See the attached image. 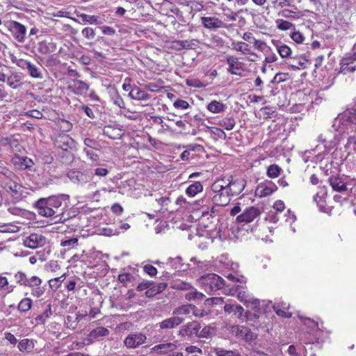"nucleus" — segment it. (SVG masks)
<instances>
[{"label":"nucleus","instance_id":"obj_28","mask_svg":"<svg viewBox=\"0 0 356 356\" xmlns=\"http://www.w3.org/2000/svg\"><path fill=\"white\" fill-rule=\"evenodd\" d=\"M308 63V60L305 57L299 56L291 58L289 65L293 70L305 69Z\"/></svg>","mask_w":356,"mask_h":356},{"label":"nucleus","instance_id":"obj_49","mask_svg":"<svg viewBox=\"0 0 356 356\" xmlns=\"http://www.w3.org/2000/svg\"><path fill=\"white\" fill-rule=\"evenodd\" d=\"M276 23L278 29L282 31L289 30L293 26V24L291 22L284 19H278L276 21Z\"/></svg>","mask_w":356,"mask_h":356},{"label":"nucleus","instance_id":"obj_39","mask_svg":"<svg viewBox=\"0 0 356 356\" xmlns=\"http://www.w3.org/2000/svg\"><path fill=\"white\" fill-rule=\"evenodd\" d=\"M17 347L21 352H31L33 348V343L28 339H24L19 341Z\"/></svg>","mask_w":356,"mask_h":356},{"label":"nucleus","instance_id":"obj_19","mask_svg":"<svg viewBox=\"0 0 356 356\" xmlns=\"http://www.w3.org/2000/svg\"><path fill=\"white\" fill-rule=\"evenodd\" d=\"M184 321V318L181 316H171L168 318L158 324V326L161 330L173 329L181 325Z\"/></svg>","mask_w":356,"mask_h":356},{"label":"nucleus","instance_id":"obj_37","mask_svg":"<svg viewBox=\"0 0 356 356\" xmlns=\"http://www.w3.org/2000/svg\"><path fill=\"white\" fill-rule=\"evenodd\" d=\"M111 97L113 103L120 108H125V103L116 90H113L111 92Z\"/></svg>","mask_w":356,"mask_h":356},{"label":"nucleus","instance_id":"obj_41","mask_svg":"<svg viewBox=\"0 0 356 356\" xmlns=\"http://www.w3.org/2000/svg\"><path fill=\"white\" fill-rule=\"evenodd\" d=\"M32 307V300L29 298H23L18 305V309L20 312H25L29 311Z\"/></svg>","mask_w":356,"mask_h":356},{"label":"nucleus","instance_id":"obj_2","mask_svg":"<svg viewBox=\"0 0 356 356\" xmlns=\"http://www.w3.org/2000/svg\"><path fill=\"white\" fill-rule=\"evenodd\" d=\"M333 126L339 133L354 132L356 130V109L349 108L339 114Z\"/></svg>","mask_w":356,"mask_h":356},{"label":"nucleus","instance_id":"obj_33","mask_svg":"<svg viewBox=\"0 0 356 356\" xmlns=\"http://www.w3.org/2000/svg\"><path fill=\"white\" fill-rule=\"evenodd\" d=\"M3 141L5 145H9V147L16 153L21 152L22 150H24L18 140L13 137L6 138L3 139Z\"/></svg>","mask_w":356,"mask_h":356},{"label":"nucleus","instance_id":"obj_32","mask_svg":"<svg viewBox=\"0 0 356 356\" xmlns=\"http://www.w3.org/2000/svg\"><path fill=\"white\" fill-rule=\"evenodd\" d=\"M203 190V186L200 181H195L191 184L186 190V193L189 197H194L197 193L202 192Z\"/></svg>","mask_w":356,"mask_h":356},{"label":"nucleus","instance_id":"obj_54","mask_svg":"<svg viewBox=\"0 0 356 356\" xmlns=\"http://www.w3.org/2000/svg\"><path fill=\"white\" fill-rule=\"evenodd\" d=\"M291 39L297 44L303 42L305 37L300 31H293L290 35Z\"/></svg>","mask_w":356,"mask_h":356},{"label":"nucleus","instance_id":"obj_45","mask_svg":"<svg viewBox=\"0 0 356 356\" xmlns=\"http://www.w3.org/2000/svg\"><path fill=\"white\" fill-rule=\"evenodd\" d=\"M29 75L33 78L42 79V75L40 69L31 63L29 64L27 68Z\"/></svg>","mask_w":356,"mask_h":356},{"label":"nucleus","instance_id":"obj_59","mask_svg":"<svg viewBox=\"0 0 356 356\" xmlns=\"http://www.w3.org/2000/svg\"><path fill=\"white\" fill-rule=\"evenodd\" d=\"M144 271L150 276H154L157 273V269L150 264H147L143 267Z\"/></svg>","mask_w":356,"mask_h":356},{"label":"nucleus","instance_id":"obj_34","mask_svg":"<svg viewBox=\"0 0 356 356\" xmlns=\"http://www.w3.org/2000/svg\"><path fill=\"white\" fill-rule=\"evenodd\" d=\"M225 106L218 101L213 100L207 106V109L213 113H219L225 111Z\"/></svg>","mask_w":356,"mask_h":356},{"label":"nucleus","instance_id":"obj_13","mask_svg":"<svg viewBox=\"0 0 356 356\" xmlns=\"http://www.w3.org/2000/svg\"><path fill=\"white\" fill-rule=\"evenodd\" d=\"M277 190V186L272 181L259 184L255 191V194L259 197H267Z\"/></svg>","mask_w":356,"mask_h":356},{"label":"nucleus","instance_id":"obj_15","mask_svg":"<svg viewBox=\"0 0 356 356\" xmlns=\"http://www.w3.org/2000/svg\"><path fill=\"white\" fill-rule=\"evenodd\" d=\"M10 30L13 32L15 38L19 42H23L25 40L26 28L22 24L16 21L10 22Z\"/></svg>","mask_w":356,"mask_h":356},{"label":"nucleus","instance_id":"obj_43","mask_svg":"<svg viewBox=\"0 0 356 356\" xmlns=\"http://www.w3.org/2000/svg\"><path fill=\"white\" fill-rule=\"evenodd\" d=\"M65 275H66V274L63 273L60 277L52 278V279L49 280V284L50 287L52 289H54L56 290L58 289L60 286L62 282L65 280V277H66Z\"/></svg>","mask_w":356,"mask_h":356},{"label":"nucleus","instance_id":"obj_31","mask_svg":"<svg viewBox=\"0 0 356 356\" xmlns=\"http://www.w3.org/2000/svg\"><path fill=\"white\" fill-rule=\"evenodd\" d=\"M177 348V346L172 343H161L153 347L152 350L158 351L161 353H168L170 351H172Z\"/></svg>","mask_w":356,"mask_h":356},{"label":"nucleus","instance_id":"obj_6","mask_svg":"<svg viewBox=\"0 0 356 356\" xmlns=\"http://www.w3.org/2000/svg\"><path fill=\"white\" fill-rule=\"evenodd\" d=\"M230 294L236 296L239 301L243 302L247 307L252 305L253 307H257L259 305V300L254 298L250 294L244 290L242 286L235 285L230 289Z\"/></svg>","mask_w":356,"mask_h":356},{"label":"nucleus","instance_id":"obj_29","mask_svg":"<svg viewBox=\"0 0 356 356\" xmlns=\"http://www.w3.org/2000/svg\"><path fill=\"white\" fill-rule=\"evenodd\" d=\"M224 311L227 314L233 313L237 318H241L244 312L243 308L239 305L226 303L224 306Z\"/></svg>","mask_w":356,"mask_h":356},{"label":"nucleus","instance_id":"obj_44","mask_svg":"<svg viewBox=\"0 0 356 356\" xmlns=\"http://www.w3.org/2000/svg\"><path fill=\"white\" fill-rule=\"evenodd\" d=\"M81 17L85 23H89L90 24H100L102 23L99 17L95 15L82 14Z\"/></svg>","mask_w":356,"mask_h":356},{"label":"nucleus","instance_id":"obj_53","mask_svg":"<svg viewBox=\"0 0 356 356\" xmlns=\"http://www.w3.org/2000/svg\"><path fill=\"white\" fill-rule=\"evenodd\" d=\"M15 279L18 284L24 286H26L28 280V277H26V274L22 272H17L15 275Z\"/></svg>","mask_w":356,"mask_h":356},{"label":"nucleus","instance_id":"obj_57","mask_svg":"<svg viewBox=\"0 0 356 356\" xmlns=\"http://www.w3.org/2000/svg\"><path fill=\"white\" fill-rule=\"evenodd\" d=\"M83 151L92 161L95 162L99 160V156L92 149L84 148Z\"/></svg>","mask_w":356,"mask_h":356},{"label":"nucleus","instance_id":"obj_52","mask_svg":"<svg viewBox=\"0 0 356 356\" xmlns=\"http://www.w3.org/2000/svg\"><path fill=\"white\" fill-rule=\"evenodd\" d=\"M235 49L236 50L241 51L244 54H250L254 55L253 53H250L248 44L245 42H238L235 45Z\"/></svg>","mask_w":356,"mask_h":356},{"label":"nucleus","instance_id":"obj_40","mask_svg":"<svg viewBox=\"0 0 356 356\" xmlns=\"http://www.w3.org/2000/svg\"><path fill=\"white\" fill-rule=\"evenodd\" d=\"M276 49L278 54L282 58H287L292 53L291 48L286 44H277L276 45Z\"/></svg>","mask_w":356,"mask_h":356},{"label":"nucleus","instance_id":"obj_25","mask_svg":"<svg viewBox=\"0 0 356 356\" xmlns=\"http://www.w3.org/2000/svg\"><path fill=\"white\" fill-rule=\"evenodd\" d=\"M56 49V44L52 40H43L38 43V51L42 54L54 52Z\"/></svg>","mask_w":356,"mask_h":356},{"label":"nucleus","instance_id":"obj_5","mask_svg":"<svg viewBox=\"0 0 356 356\" xmlns=\"http://www.w3.org/2000/svg\"><path fill=\"white\" fill-rule=\"evenodd\" d=\"M1 172L6 175L8 179L3 182V188L15 200H19L22 197L24 187L15 179L16 176L10 170L2 168Z\"/></svg>","mask_w":356,"mask_h":356},{"label":"nucleus","instance_id":"obj_12","mask_svg":"<svg viewBox=\"0 0 356 356\" xmlns=\"http://www.w3.org/2000/svg\"><path fill=\"white\" fill-rule=\"evenodd\" d=\"M200 330V325L197 322L193 321L188 323L186 325L181 327L179 331V335L182 337H193L194 336L198 337V332Z\"/></svg>","mask_w":356,"mask_h":356},{"label":"nucleus","instance_id":"obj_35","mask_svg":"<svg viewBox=\"0 0 356 356\" xmlns=\"http://www.w3.org/2000/svg\"><path fill=\"white\" fill-rule=\"evenodd\" d=\"M192 308V305H184L180 307H178L173 309L172 314L175 316H179L182 315L188 316L191 314V309Z\"/></svg>","mask_w":356,"mask_h":356},{"label":"nucleus","instance_id":"obj_61","mask_svg":"<svg viewBox=\"0 0 356 356\" xmlns=\"http://www.w3.org/2000/svg\"><path fill=\"white\" fill-rule=\"evenodd\" d=\"M152 286H154V282L149 281H144L138 285L137 290L139 291H142L144 290H147L149 287Z\"/></svg>","mask_w":356,"mask_h":356},{"label":"nucleus","instance_id":"obj_20","mask_svg":"<svg viewBox=\"0 0 356 356\" xmlns=\"http://www.w3.org/2000/svg\"><path fill=\"white\" fill-rule=\"evenodd\" d=\"M68 88L76 95H83L87 93L89 86L81 80H72L68 85Z\"/></svg>","mask_w":356,"mask_h":356},{"label":"nucleus","instance_id":"obj_36","mask_svg":"<svg viewBox=\"0 0 356 356\" xmlns=\"http://www.w3.org/2000/svg\"><path fill=\"white\" fill-rule=\"evenodd\" d=\"M213 353L216 356H241L239 352L236 350H229L222 348H215Z\"/></svg>","mask_w":356,"mask_h":356},{"label":"nucleus","instance_id":"obj_46","mask_svg":"<svg viewBox=\"0 0 356 356\" xmlns=\"http://www.w3.org/2000/svg\"><path fill=\"white\" fill-rule=\"evenodd\" d=\"M78 238H72L63 240L60 243V245L64 248H67V250H69L72 248H74L78 245Z\"/></svg>","mask_w":356,"mask_h":356},{"label":"nucleus","instance_id":"obj_30","mask_svg":"<svg viewBox=\"0 0 356 356\" xmlns=\"http://www.w3.org/2000/svg\"><path fill=\"white\" fill-rule=\"evenodd\" d=\"M330 184L333 190L336 191L342 192L347 190L346 184L339 177H330Z\"/></svg>","mask_w":356,"mask_h":356},{"label":"nucleus","instance_id":"obj_9","mask_svg":"<svg viewBox=\"0 0 356 356\" xmlns=\"http://www.w3.org/2000/svg\"><path fill=\"white\" fill-rule=\"evenodd\" d=\"M227 192L226 188H224L222 190H219V192H213L211 190L209 195L215 205L224 207L227 205L230 201V195Z\"/></svg>","mask_w":356,"mask_h":356},{"label":"nucleus","instance_id":"obj_60","mask_svg":"<svg viewBox=\"0 0 356 356\" xmlns=\"http://www.w3.org/2000/svg\"><path fill=\"white\" fill-rule=\"evenodd\" d=\"M174 287L177 289L188 291L192 288L189 283L179 282L175 284Z\"/></svg>","mask_w":356,"mask_h":356},{"label":"nucleus","instance_id":"obj_1","mask_svg":"<svg viewBox=\"0 0 356 356\" xmlns=\"http://www.w3.org/2000/svg\"><path fill=\"white\" fill-rule=\"evenodd\" d=\"M62 200L60 197L52 196L48 198H41L35 203V207L40 215L52 218L56 222L65 220L61 209Z\"/></svg>","mask_w":356,"mask_h":356},{"label":"nucleus","instance_id":"obj_8","mask_svg":"<svg viewBox=\"0 0 356 356\" xmlns=\"http://www.w3.org/2000/svg\"><path fill=\"white\" fill-rule=\"evenodd\" d=\"M42 280L38 276L28 278L26 286L31 289V295L35 298L41 297L45 292V286H41Z\"/></svg>","mask_w":356,"mask_h":356},{"label":"nucleus","instance_id":"obj_7","mask_svg":"<svg viewBox=\"0 0 356 356\" xmlns=\"http://www.w3.org/2000/svg\"><path fill=\"white\" fill-rule=\"evenodd\" d=\"M147 340L145 334L141 332L129 334L124 340V346L129 349H134L145 343Z\"/></svg>","mask_w":356,"mask_h":356},{"label":"nucleus","instance_id":"obj_3","mask_svg":"<svg viewBox=\"0 0 356 356\" xmlns=\"http://www.w3.org/2000/svg\"><path fill=\"white\" fill-rule=\"evenodd\" d=\"M245 186V181L242 179H221L216 181L211 187V190L213 192H219V190H222L224 188H226L227 193L230 196L236 195L240 194Z\"/></svg>","mask_w":356,"mask_h":356},{"label":"nucleus","instance_id":"obj_58","mask_svg":"<svg viewBox=\"0 0 356 356\" xmlns=\"http://www.w3.org/2000/svg\"><path fill=\"white\" fill-rule=\"evenodd\" d=\"M173 106L176 108L187 109L189 107V104L185 100L178 99L174 102Z\"/></svg>","mask_w":356,"mask_h":356},{"label":"nucleus","instance_id":"obj_18","mask_svg":"<svg viewBox=\"0 0 356 356\" xmlns=\"http://www.w3.org/2000/svg\"><path fill=\"white\" fill-rule=\"evenodd\" d=\"M202 25L207 29L216 30L225 27L224 22L216 17H202L201 18Z\"/></svg>","mask_w":356,"mask_h":356},{"label":"nucleus","instance_id":"obj_14","mask_svg":"<svg viewBox=\"0 0 356 356\" xmlns=\"http://www.w3.org/2000/svg\"><path fill=\"white\" fill-rule=\"evenodd\" d=\"M228 65L227 71L234 75L241 76L244 71V64L233 56H229L226 59Z\"/></svg>","mask_w":356,"mask_h":356},{"label":"nucleus","instance_id":"obj_21","mask_svg":"<svg viewBox=\"0 0 356 356\" xmlns=\"http://www.w3.org/2000/svg\"><path fill=\"white\" fill-rule=\"evenodd\" d=\"M236 336L245 340L246 341H251L256 339L257 334L253 333L250 329L245 326H236L234 329Z\"/></svg>","mask_w":356,"mask_h":356},{"label":"nucleus","instance_id":"obj_17","mask_svg":"<svg viewBox=\"0 0 356 356\" xmlns=\"http://www.w3.org/2000/svg\"><path fill=\"white\" fill-rule=\"evenodd\" d=\"M67 177L73 183L77 184H86L91 179V177L89 175L78 170H70L67 172Z\"/></svg>","mask_w":356,"mask_h":356},{"label":"nucleus","instance_id":"obj_10","mask_svg":"<svg viewBox=\"0 0 356 356\" xmlns=\"http://www.w3.org/2000/svg\"><path fill=\"white\" fill-rule=\"evenodd\" d=\"M46 243V238L42 234H31L29 236L26 237L23 241L24 246L35 249L40 247H42Z\"/></svg>","mask_w":356,"mask_h":356},{"label":"nucleus","instance_id":"obj_42","mask_svg":"<svg viewBox=\"0 0 356 356\" xmlns=\"http://www.w3.org/2000/svg\"><path fill=\"white\" fill-rule=\"evenodd\" d=\"M281 168L275 164L270 165L267 168V175L270 178H276L280 175Z\"/></svg>","mask_w":356,"mask_h":356},{"label":"nucleus","instance_id":"obj_64","mask_svg":"<svg viewBox=\"0 0 356 356\" xmlns=\"http://www.w3.org/2000/svg\"><path fill=\"white\" fill-rule=\"evenodd\" d=\"M346 146L348 147L353 146V149L356 152V136H350L348 138Z\"/></svg>","mask_w":356,"mask_h":356},{"label":"nucleus","instance_id":"obj_26","mask_svg":"<svg viewBox=\"0 0 356 356\" xmlns=\"http://www.w3.org/2000/svg\"><path fill=\"white\" fill-rule=\"evenodd\" d=\"M22 76L19 73L14 72L6 78L7 84L13 89H17L22 86Z\"/></svg>","mask_w":356,"mask_h":356},{"label":"nucleus","instance_id":"obj_48","mask_svg":"<svg viewBox=\"0 0 356 356\" xmlns=\"http://www.w3.org/2000/svg\"><path fill=\"white\" fill-rule=\"evenodd\" d=\"M215 329L211 326H206L202 330L198 332V337L202 338H208L210 336L214 334Z\"/></svg>","mask_w":356,"mask_h":356},{"label":"nucleus","instance_id":"obj_47","mask_svg":"<svg viewBox=\"0 0 356 356\" xmlns=\"http://www.w3.org/2000/svg\"><path fill=\"white\" fill-rule=\"evenodd\" d=\"M168 264H169L174 269L178 270H180L183 266L182 259L180 257L169 258Z\"/></svg>","mask_w":356,"mask_h":356},{"label":"nucleus","instance_id":"obj_62","mask_svg":"<svg viewBox=\"0 0 356 356\" xmlns=\"http://www.w3.org/2000/svg\"><path fill=\"white\" fill-rule=\"evenodd\" d=\"M25 115L36 119H41L43 116L42 113L38 110L29 111L25 113Z\"/></svg>","mask_w":356,"mask_h":356},{"label":"nucleus","instance_id":"obj_23","mask_svg":"<svg viewBox=\"0 0 356 356\" xmlns=\"http://www.w3.org/2000/svg\"><path fill=\"white\" fill-rule=\"evenodd\" d=\"M109 334V330L103 327H98L88 334L86 340L89 343H92L94 341L99 340L100 338L106 337Z\"/></svg>","mask_w":356,"mask_h":356},{"label":"nucleus","instance_id":"obj_51","mask_svg":"<svg viewBox=\"0 0 356 356\" xmlns=\"http://www.w3.org/2000/svg\"><path fill=\"white\" fill-rule=\"evenodd\" d=\"M191 314H192L194 316L197 318H203L209 315V312L204 310L198 309L195 305H192V308L191 309Z\"/></svg>","mask_w":356,"mask_h":356},{"label":"nucleus","instance_id":"obj_38","mask_svg":"<svg viewBox=\"0 0 356 356\" xmlns=\"http://www.w3.org/2000/svg\"><path fill=\"white\" fill-rule=\"evenodd\" d=\"M236 124V122L232 118H225L220 120L218 125L225 129L229 131L232 130Z\"/></svg>","mask_w":356,"mask_h":356},{"label":"nucleus","instance_id":"obj_16","mask_svg":"<svg viewBox=\"0 0 356 356\" xmlns=\"http://www.w3.org/2000/svg\"><path fill=\"white\" fill-rule=\"evenodd\" d=\"M11 163L18 170H26L33 165L32 159L27 156H22L15 154L11 159Z\"/></svg>","mask_w":356,"mask_h":356},{"label":"nucleus","instance_id":"obj_50","mask_svg":"<svg viewBox=\"0 0 356 356\" xmlns=\"http://www.w3.org/2000/svg\"><path fill=\"white\" fill-rule=\"evenodd\" d=\"M8 211L14 216H25L27 211L21 208L11 206L8 208Z\"/></svg>","mask_w":356,"mask_h":356},{"label":"nucleus","instance_id":"obj_11","mask_svg":"<svg viewBox=\"0 0 356 356\" xmlns=\"http://www.w3.org/2000/svg\"><path fill=\"white\" fill-rule=\"evenodd\" d=\"M261 214L259 209L254 207L246 208L243 212L236 217V220L239 222H251Z\"/></svg>","mask_w":356,"mask_h":356},{"label":"nucleus","instance_id":"obj_24","mask_svg":"<svg viewBox=\"0 0 356 356\" xmlns=\"http://www.w3.org/2000/svg\"><path fill=\"white\" fill-rule=\"evenodd\" d=\"M273 309L280 316L290 318L292 316L291 312H289V305L286 302H280L276 303L273 306Z\"/></svg>","mask_w":356,"mask_h":356},{"label":"nucleus","instance_id":"obj_55","mask_svg":"<svg viewBox=\"0 0 356 356\" xmlns=\"http://www.w3.org/2000/svg\"><path fill=\"white\" fill-rule=\"evenodd\" d=\"M163 290H164L163 285H161L160 286H159V289H155L153 287H149L147 289V290L145 291V296L149 298L152 297V296H155L156 294L162 292Z\"/></svg>","mask_w":356,"mask_h":356},{"label":"nucleus","instance_id":"obj_56","mask_svg":"<svg viewBox=\"0 0 356 356\" xmlns=\"http://www.w3.org/2000/svg\"><path fill=\"white\" fill-rule=\"evenodd\" d=\"M82 35L87 39H92L95 36L94 29L90 27H86L81 31Z\"/></svg>","mask_w":356,"mask_h":356},{"label":"nucleus","instance_id":"obj_27","mask_svg":"<svg viewBox=\"0 0 356 356\" xmlns=\"http://www.w3.org/2000/svg\"><path fill=\"white\" fill-rule=\"evenodd\" d=\"M129 96L132 99L137 101L147 100L150 98L148 93L138 87L133 88L129 92Z\"/></svg>","mask_w":356,"mask_h":356},{"label":"nucleus","instance_id":"obj_4","mask_svg":"<svg viewBox=\"0 0 356 356\" xmlns=\"http://www.w3.org/2000/svg\"><path fill=\"white\" fill-rule=\"evenodd\" d=\"M199 286L208 294L222 289L224 280L222 277L214 273H210L200 277L197 280Z\"/></svg>","mask_w":356,"mask_h":356},{"label":"nucleus","instance_id":"obj_63","mask_svg":"<svg viewBox=\"0 0 356 356\" xmlns=\"http://www.w3.org/2000/svg\"><path fill=\"white\" fill-rule=\"evenodd\" d=\"M84 145L89 149V148H92L93 149H97L98 147V144L97 143L93 140V139H90V138H86L84 140Z\"/></svg>","mask_w":356,"mask_h":356},{"label":"nucleus","instance_id":"obj_22","mask_svg":"<svg viewBox=\"0 0 356 356\" xmlns=\"http://www.w3.org/2000/svg\"><path fill=\"white\" fill-rule=\"evenodd\" d=\"M343 65H346L343 71L354 72L356 70V44L353 46L352 53L343 59Z\"/></svg>","mask_w":356,"mask_h":356}]
</instances>
